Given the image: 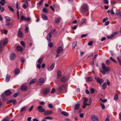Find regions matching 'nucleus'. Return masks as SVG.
I'll list each match as a JSON object with an SVG mask.
<instances>
[{
	"label": "nucleus",
	"mask_w": 121,
	"mask_h": 121,
	"mask_svg": "<svg viewBox=\"0 0 121 121\" xmlns=\"http://www.w3.org/2000/svg\"><path fill=\"white\" fill-rule=\"evenodd\" d=\"M8 8L12 12H13L14 11V9L11 7V6H9L8 7Z\"/></svg>",
	"instance_id": "nucleus-40"
},
{
	"label": "nucleus",
	"mask_w": 121,
	"mask_h": 121,
	"mask_svg": "<svg viewBox=\"0 0 121 121\" xmlns=\"http://www.w3.org/2000/svg\"><path fill=\"white\" fill-rule=\"evenodd\" d=\"M16 57V55L14 53L11 54L10 56V59L11 60H13Z\"/></svg>",
	"instance_id": "nucleus-14"
},
{
	"label": "nucleus",
	"mask_w": 121,
	"mask_h": 121,
	"mask_svg": "<svg viewBox=\"0 0 121 121\" xmlns=\"http://www.w3.org/2000/svg\"><path fill=\"white\" fill-rule=\"evenodd\" d=\"M55 91L56 90L55 89V88H53L51 91V93L52 94H53L55 93Z\"/></svg>",
	"instance_id": "nucleus-50"
},
{
	"label": "nucleus",
	"mask_w": 121,
	"mask_h": 121,
	"mask_svg": "<svg viewBox=\"0 0 121 121\" xmlns=\"http://www.w3.org/2000/svg\"><path fill=\"white\" fill-rule=\"evenodd\" d=\"M50 88L49 87L46 88L43 92V94L46 95L48 94L50 92Z\"/></svg>",
	"instance_id": "nucleus-7"
},
{
	"label": "nucleus",
	"mask_w": 121,
	"mask_h": 121,
	"mask_svg": "<svg viewBox=\"0 0 121 121\" xmlns=\"http://www.w3.org/2000/svg\"><path fill=\"white\" fill-rule=\"evenodd\" d=\"M11 100V103L13 105L17 103V101L15 100L12 99Z\"/></svg>",
	"instance_id": "nucleus-36"
},
{
	"label": "nucleus",
	"mask_w": 121,
	"mask_h": 121,
	"mask_svg": "<svg viewBox=\"0 0 121 121\" xmlns=\"http://www.w3.org/2000/svg\"><path fill=\"white\" fill-rule=\"evenodd\" d=\"M95 78L97 82L100 84H101L104 81V80L102 79L96 77L95 76Z\"/></svg>",
	"instance_id": "nucleus-6"
},
{
	"label": "nucleus",
	"mask_w": 121,
	"mask_h": 121,
	"mask_svg": "<svg viewBox=\"0 0 121 121\" xmlns=\"http://www.w3.org/2000/svg\"><path fill=\"white\" fill-rule=\"evenodd\" d=\"M107 83L106 82H104L103 85L102 86V88L103 89H105L107 87Z\"/></svg>",
	"instance_id": "nucleus-32"
},
{
	"label": "nucleus",
	"mask_w": 121,
	"mask_h": 121,
	"mask_svg": "<svg viewBox=\"0 0 121 121\" xmlns=\"http://www.w3.org/2000/svg\"><path fill=\"white\" fill-rule=\"evenodd\" d=\"M27 21H29L30 20L31 18L29 17H28L27 18H26L25 20Z\"/></svg>",
	"instance_id": "nucleus-62"
},
{
	"label": "nucleus",
	"mask_w": 121,
	"mask_h": 121,
	"mask_svg": "<svg viewBox=\"0 0 121 121\" xmlns=\"http://www.w3.org/2000/svg\"><path fill=\"white\" fill-rule=\"evenodd\" d=\"M8 39L6 38L4 40V43L3 44V46H5V45H6L8 43Z\"/></svg>",
	"instance_id": "nucleus-28"
},
{
	"label": "nucleus",
	"mask_w": 121,
	"mask_h": 121,
	"mask_svg": "<svg viewBox=\"0 0 121 121\" xmlns=\"http://www.w3.org/2000/svg\"><path fill=\"white\" fill-rule=\"evenodd\" d=\"M80 106V105L79 104H77L75 105V110H77L79 108Z\"/></svg>",
	"instance_id": "nucleus-39"
},
{
	"label": "nucleus",
	"mask_w": 121,
	"mask_h": 121,
	"mask_svg": "<svg viewBox=\"0 0 121 121\" xmlns=\"http://www.w3.org/2000/svg\"><path fill=\"white\" fill-rule=\"evenodd\" d=\"M45 119L47 120H52L53 119L52 118L49 116L46 117H45Z\"/></svg>",
	"instance_id": "nucleus-42"
},
{
	"label": "nucleus",
	"mask_w": 121,
	"mask_h": 121,
	"mask_svg": "<svg viewBox=\"0 0 121 121\" xmlns=\"http://www.w3.org/2000/svg\"><path fill=\"white\" fill-rule=\"evenodd\" d=\"M88 9L87 5H84L82 6V12L83 13L87 11Z\"/></svg>",
	"instance_id": "nucleus-3"
},
{
	"label": "nucleus",
	"mask_w": 121,
	"mask_h": 121,
	"mask_svg": "<svg viewBox=\"0 0 121 121\" xmlns=\"http://www.w3.org/2000/svg\"><path fill=\"white\" fill-rule=\"evenodd\" d=\"M19 95V93H15L13 95V96L16 97H17Z\"/></svg>",
	"instance_id": "nucleus-56"
},
{
	"label": "nucleus",
	"mask_w": 121,
	"mask_h": 121,
	"mask_svg": "<svg viewBox=\"0 0 121 121\" xmlns=\"http://www.w3.org/2000/svg\"><path fill=\"white\" fill-rule=\"evenodd\" d=\"M28 2L26 0H25V1L22 5V7L24 9H26L28 7Z\"/></svg>",
	"instance_id": "nucleus-12"
},
{
	"label": "nucleus",
	"mask_w": 121,
	"mask_h": 121,
	"mask_svg": "<svg viewBox=\"0 0 121 121\" xmlns=\"http://www.w3.org/2000/svg\"><path fill=\"white\" fill-rule=\"evenodd\" d=\"M37 81V79L36 78H34L31 80L30 82V84L35 83Z\"/></svg>",
	"instance_id": "nucleus-25"
},
{
	"label": "nucleus",
	"mask_w": 121,
	"mask_h": 121,
	"mask_svg": "<svg viewBox=\"0 0 121 121\" xmlns=\"http://www.w3.org/2000/svg\"><path fill=\"white\" fill-rule=\"evenodd\" d=\"M117 14L119 15L120 17H121V11H117L116 13Z\"/></svg>",
	"instance_id": "nucleus-43"
},
{
	"label": "nucleus",
	"mask_w": 121,
	"mask_h": 121,
	"mask_svg": "<svg viewBox=\"0 0 121 121\" xmlns=\"http://www.w3.org/2000/svg\"><path fill=\"white\" fill-rule=\"evenodd\" d=\"M20 70L19 69H17L15 70V75H18L19 73Z\"/></svg>",
	"instance_id": "nucleus-22"
},
{
	"label": "nucleus",
	"mask_w": 121,
	"mask_h": 121,
	"mask_svg": "<svg viewBox=\"0 0 121 121\" xmlns=\"http://www.w3.org/2000/svg\"><path fill=\"white\" fill-rule=\"evenodd\" d=\"M63 49V48L62 46H59L56 50L57 53L59 54L61 53Z\"/></svg>",
	"instance_id": "nucleus-11"
},
{
	"label": "nucleus",
	"mask_w": 121,
	"mask_h": 121,
	"mask_svg": "<svg viewBox=\"0 0 121 121\" xmlns=\"http://www.w3.org/2000/svg\"><path fill=\"white\" fill-rule=\"evenodd\" d=\"M55 66V64L54 63L50 67H48V70L49 71L52 70L53 69Z\"/></svg>",
	"instance_id": "nucleus-15"
},
{
	"label": "nucleus",
	"mask_w": 121,
	"mask_h": 121,
	"mask_svg": "<svg viewBox=\"0 0 121 121\" xmlns=\"http://www.w3.org/2000/svg\"><path fill=\"white\" fill-rule=\"evenodd\" d=\"M26 18L23 15H22L21 16V20H25Z\"/></svg>",
	"instance_id": "nucleus-55"
},
{
	"label": "nucleus",
	"mask_w": 121,
	"mask_h": 121,
	"mask_svg": "<svg viewBox=\"0 0 121 121\" xmlns=\"http://www.w3.org/2000/svg\"><path fill=\"white\" fill-rule=\"evenodd\" d=\"M106 64L108 65H109L111 63L110 61L109 60H107L106 61Z\"/></svg>",
	"instance_id": "nucleus-46"
},
{
	"label": "nucleus",
	"mask_w": 121,
	"mask_h": 121,
	"mask_svg": "<svg viewBox=\"0 0 121 121\" xmlns=\"http://www.w3.org/2000/svg\"><path fill=\"white\" fill-rule=\"evenodd\" d=\"M100 105L102 108L103 109H104L105 107L103 103H101L100 104Z\"/></svg>",
	"instance_id": "nucleus-47"
},
{
	"label": "nucleus",
	"mask_w": 121,
	"mask_h": 121,
	"mask_svg": "<svg viewBox=\"0 0 121 121\" xmlns=\"http://www.w3.org/2000/svg\"><path fill=\"white\" fill-rule=\"evenodd\" d=\"M43 12L45 13H46L47 12V9L45 8H43L42 9Z\"/></svg>",
	"instance_id": "nucleus-49"
},
{
	"label": "nucleus",
	"mask_w": 121,
	"mask_h": 121,
	"mask_svg": "<svg viewBox=\"0 0 121 121\" xmlns=\"http://www.w3.org/2000/svg\"><path fill=\"white\" fill-rule=\"evenodd\" d=\"M21 62L22 63H23L25 61L23 57H22L21 58Z\"/></svg>",
	"instance_id": "nucleus-58"
},
{
	"label": "nucleus",
	"mask_w": 121,
	"mask_h": 121,
	"mask_svg": "<svg viewBox=\"0 0 121 121\" xmlns=\"http://www.w3.org/2000/svg\"><path fill=\"white\" fill-rule=\"evenodd\" d=\"M117 58L118 60V62L119 63L120 65L121 66V60L120 59L119 57H117Z\"/></svg>",
	"instance_id": "nucleus-48"
},
{
	"label": "nucleus",
	"mask_w": 121,
	"mask_h": 121,
	"mask_svg": "<svg viewBox=\"0 0 121 121\" xmlns=\"http://www.w3.org/2000/svg\"><path fill=\"white\" fill-rule=\"evenodd\" d=\"M42 17L43 19V20H47L48 18L44 14H42Z\"/></svg>",
	"instance_id": "nucleus-26"
},
{
	"label": "nucleus",
	"mask_w": 121,
	"mask_h": 121,
	"mask_svg": "<svg viewBox=\"0 0 121 121\" xmlns=\"http://www.w3.org/2000/svg\"><path fill=\"white\" fill-rule=\"evenodd\" d=\"M92 100L91 98H89L88 100V102L89 103V104H90V105L91 104L92 102Z\"/></svg>",
	"instance_id": "nucleus-61"
},
{
	"label": "nucleus",
	"mask_w": 121,
	"mask_h": 121,
	"mask_svg": "<svg viewBox=\"0 0 121 121\" xmlns=\"http://www.w3.org/2000/svg\"><path fill=\"white\" fill-rule=\"evenodd\" d=\"M52 36L51 33H49L48 34L47 37V40L48 41H50Z\"/></svg>",
	"instance_id": "nucleus-17"
},
{
	"label": "nucleus",
	"mask_w": 121,
	"mask_h": 121,
	"mask_svg": "<svg viewBox=\"0 0 121 121\" xmlns=\"http://www.w3.org/2000/svg\"><path fill=\"white\" fill-rule=\"evenodd\" d=\"M61 81L62 82H65L67 81V79L65 77H62L60 79Z\"/></svg>",
	"instance_id": "nucleus-33"
},
{
	"label": "nucleus",
	"mask_w": 121,
	"mask_h": 121,
	"mask_svg": "<svg viewBox=\"0 0 121 121\" xmlns=\"http://www.w3.org/2000/svg\"><path fill=\"white\" fill-rule=\"evenodd\" d=\"M44 79L43 78L39 79L38 81V83L39 85L41 86L44 82Z\"/></svg>",
	"instance_id": "nucleus-8"
},
{
	"label": "nucleus",
	"mask_w": 121,
	"mask_h": 121,
	"mask_svg": "<svg viewBox=\"0 0 121 121\" xmlns=\"http://www.w3.org/2000/svg\"><path fill=\"white\" fill-rule=\"evenodd\" d=\"M118 94H115L114 96V99L116 101L118 99Z\"/></svg>",
	"instance_id": "nucleus-37"
},
{
	"label": "nucleus",
	"mask_w": 121,
	"mask_h": 121,
	"mask_svg": "<svg viewBox=\"0 0 121 121\" xmlns=\"http://www.w3.org/2000/svg\"><path fill=\"white\" fill-rule=\"evenodd\" d=\"M91 119L92 121H99V120L97 116L94 115L91 116Z\"/></svg>",
	"instance_id": "nucleus-5"
},
{
	"label": "nucleus",
	"mask_w": 121,
	"mask_h": 121,
	"mask_svg": "<svg viewBox=\"0 0 121 121\" xmlns=\"http://www.w3.org/2000/svg\"><path fill=\"white\" fill-rule=\"evenodd\" d=\"M61 20V19L60 17H58L56 18L55 20L56 22L57 23H59Z\"/></svg>",
	"instance_id": "nucleus-31"
},
{
	"label": "nucleus",
	"mask_w": 121,
	"mask_h": 121,
	"mask_svg": "<svg viewBox=\"0 0 121 121\" xmlns=\"http://www.w3.org/2000/svg\"><path fill=\"white\" fill-rule=\"evenodd\" d=\"M12 25V23L10 22L7 23L5 24V25L6 26H9Z\"/></svg>",
	"instance_id": "nucleus-51"
},
{
	"label": "nucleus",
	"mask_w": 121,
	"mask_h": 121,
	"mask_svg": "<svg viewBox=\"0 0 121 121\" xmlns=\"http://www.w3.org/2000/svg\"><path fill=\"white\" fill-rule=\"evenodd\" d=\"M88 100V99H85L83 102V105L82 106V107L84 108H85L86 105H89L90 104L87 103Z\"/></svg>",
	"instance_id": "nucleus-4"
},
{
	"label": "nucleus",
	"mask_w": 121,
	"mask_h": 121,
	"mask_svg": "<svg viewBox=\"0 0 121 121\" xmlns=\"http://www.w3.org/2000/svg\"><path fill=\"white\" fill-rule=\"evenodd\" d=\"M48 106L49 108H52L53 107L52 104H49L48 105Z\"/></svg>",
	"instance_id": "nucleus-59"
},
{
	"label": "nucleus",
	"mask_w": 121,
	"mask_h": 121,
	"mask_svg": "<svg viewBox=\"0 0 121 121\" xmlns=\"http://www.w3.org/2000/svg\"><path fill=\"white\" fill-rule=\"evenodd\" d=\"M118 33L117 32H113L111 35L109 36H107V38L108 39H110L116 35Z\"/></svg>",
	"instance_id": "nucleus-13"
},
{
	"label": "nucleus",
	"mask_w": 121,
	"mask_h": 121,
	"mask_svg": "<svg viewBox=\"0 0 121 121\" xmlns=\"http://www.w3.org/2000/svg\"><path fill=\"white\" fill-rule=\"evenodd\" d=\"M85 20H82L81 21L80 23L81 25L83 23H85Z\"/></svg>",
	"instance_id": "nucleus-60"
},
{
	"label": "nucleus",
	"mask_w": 121,
	"mask_h": 121,
	"mask_svg": "<svg viewBox=\"0 0 121 121\" xmlns=\"http://www.w3.org/2000/svg\"><path fill=\"white\" fill-rule=\"evenodd\" d=\"M110 12L112 15H114V13L113 11V9H112L110 10H109L107 11V13H108Z\"/></svg>",
	"instance_id": "nucleus-24"
},
{
	"label": "nucleus",
	"mask_w": 121,
	"mask_h": 121,
	"mask_svg": "<svg viewBox=\"0 0 121 121\" xmlns=\"http://www.w3.org/2000/svg\"><path fill=\"white\" fill-rule=\"evenodd\" d=\"M86 81L87 82H90L92 80V78H91L88 77L86 79Z\"/></svg>",
	"instance_id": "nucleus-29"
},
{
	"label": "nucleus",
	"mask_w": 121,
	"mask_h": 121,
	"mask_svg": "<svg viewBox=\"0 0 121 121\" xmlns=\"http://www.w3.org/2000/svg\"><path fill=\"white\" fill-rule=\"evenodd\" d=\"M10 78V76L8 74H7L6 78V81L7 82H8L9 81Z\"/></svg>",
	"instance_id": "nucleus-19"
},
{
	"label": "nucleus",
	"mask_w": 121,
	"mask_h": 121,
	"mask_svg": "<svg viewBox=\"0 0 121 121\" xmlns=\"http://www.w3.org/2000/svg\"><path fill=\"white\" fill-rule=\"evenodd\" d=\"M48 46L50 48H52L53 47V44L52 43H50L48 44Z\"/></svg>",
	"instance_id": "nucleus-54"
},
{
	"label": "nucleus",
	"mask_w": 121,
	"mask_h": 121,
	"mask_svg": "<svg viewBox=\"0 0 121 121\" xmlns=\"http://www.w3.org/2000/svg\"><path fill=\"white\" fill-rule=\"evenodd\" d=\"M57 74V76L56 77V78L57 79H58L61 76L62 74L61 72L60 71H59L58 72Z\"/></svg>",
	"instance_id": "nucleus-23"
},
{
	"label": "nucleus",
	"mask_w": 121,
	"mask_h": 121,
	"mask_svg": "<svg viewBox=\"0 0 121 121\" xmlns=\"http://www.w3.org/2000/svg\"><path fill=\"white\" fill-rule=\"evenodd\" d=\"M108 18L107 17H106L104 18L103 20V22H105L107 20Z\"/></svg>",
	"instance_id": "nucleus-63"
},
{
	"label": "nucleus",
	"mask_w": 121,
	"mask_h": 121,
	"mask_svg": "<svg viewBox=\"0 0 121 121\" xmlns=\"http://www.w3.org/2000/svg\"><path fill=\"white\" fill-rule=\"evenodd\" d=\"M90 91L91 94H93L95 92V90L93 88H91L90 89Z\"/></svg>",
	"instance_id": "nucleus-45"
},
{
	"label": "nucleus",
	"mask_w": 121,
	"mask_h": 121,
	"mask_svg": "<svg viewBox=\"0 0 121 121\" xmlns=\"http://www.w3.org/2000/svg\"><path fill=\"white\" fill-rule=\"evenodd\" d=\"M17 49L19 51H21L22 50V48L20 46H18L17 47Z\"/></svg>",
	"instance_id": "nucleus-27"
},
{
	"label": "nucleus",
	"mask_w": 121,
	"mask_h": 121,
	"mask_svg": "<svg viewBox=\"0 0 121 121\" xmlns=\"http://www.w3.org/2000/svg\"><path fill=\"white\" fill-rule=\"evenodd\" d=\"M11 92L9 90H8L5 91V95L7 96L10 95L11 94Z\"/></svg>",
	"instance_id": "nucleus-18"
},
{
	"label": "nucleus",
	"mask_w": 121,
	"mask_h": 121,
	"mask_svg": "<svg viewBox=\"0 0 121 121\" xmlns=\"http://www.w3.org/2000/svg\"><path fill=\"white\" fill-rule=\"evenodd\" d=\"M66 84H63L58 88V90L59 92H61L63 91L66 90Z\"/></svg>",
	"instance_id": "nucleus-2"
},
{
	"label": "nucleus",
	"mask_w": 121,
	"mask_h": 121,
	"mask_svg": "<svg viewBox=\"0 0 121 121\" xmlns=\"http://www.w3.org/2000/svg\"><path fill=\"white\" fill-rule=\"evenodd\" d=\"M17 36L18 37H22L23 35L21 31H18L17 34Z\"/></svg>",
	"instance_id": "nucleus-21"
},
{
	"label": "nucleus",
	"mask_w": 121,
	"mask_h": 121,
	"mask_svg": "<svg viewBox=\"0 0 121 121\" xmlns=\"http://www.w3.org/2000/svg\"><path fill=\"white\" fill-rule=\"evenodd\" d=\"M37 109L39 112H43L45 111L44 109L42 108V107L41 106H39L38 107Z\"/></svg>",
	"instance_id": "nucleus-9"
},
{
	"label": "nucleus",
	"mask_w": 121,
	"mask_h": 121,
	"mask_svg": "<svg viewBox=\"0 0 121 121\" xmlns=\"http://www.w3.org/2000/svg\"><path fill=\"white\" fill-rule=\"evenodd\" d=\"M102 65L103 71L100 70V72L103 75L105 74L106 73H108L110 71V68L108 67H106L105 64L104 63L102 64Z\"/></svg>",
	"instance_id": "nucleus-1"
},
{
	"label": "nucleus",
	"mask_w": 121,
	"mask_h": 121,
	"mask_svg": "<svg viewBox=\"0 0 121 121\" xmlns=\"http://www.w3.org/2000/svg\"><path fill=\"white\" fill-rule=\"evenodd\" d=\"M3 43V42L2 41H0V52L2 49Z\"/></svg>",
	"instance_id": "nucleus-41"
},
{
	"label": "nucleus",
	"mask_w": 121,
	"mask_h": 121,
	"mask_svg": "<svg viewBox=\"0 0 121 121\" xmlns=\"http://www.w3.org/2000/svg\"><path fill=\"white\" fill-rule=\"evenodd\" d=\"M77 44V41H75L72 44V49H74L75 48V47L76 46Z\"/></svg>",
	"instance_id": "nucleus-20"
},
{
	"label": "nucleus",
	"mask_w": 121,
	"mask_h": 121,
	"mask_svg": "<svg viewBox=\"0 0 121 121\" xmlns=\"http://www.w3.org/2000/svg\"><path fill=\"white\" fill-rule=\"evenodd\" d=\"M112 61L115 62L117 63V61H116V60H114L112 57H111L109 58Z\"/></svg>",
	"instance_id": "nucleus-44"
},
{
	"label": "nucleus",
	"mask_w": 121,
	"mask_h": 121,
	"mask_svg": "<svg viewBox=\"0 0 121 121\" xmlns=\"http://www.w3.org/2000/svg\"><path fill=\"white\" fill-rule=\"evenodd\" d=\"M43 58L42 57H41L38 60V62L39 64H41L43 61Z\"/></svg>",
	"instance_id": "nucleus-34"
},
{
	"label": "nucleus",
	"mask_w": 121,
	"mask_h": 121,
	"mask_svg": "<svg viewBox=\"0 0 121 121\" xmlns=\"http://www.w3.org/2000/svg\"><path fill=\"white\" fill-rule=\"evenodd\" d=\"M33 106H32L30 107L29 108V109L28 110V111L29 112L31 111L33 109Z\"/></svg>",
	"instance_id": "nucleus-52"
},
{
	"label": "nucleus",
	"mask_w": 121,
	"mask_h": 121,
	"mask_svg": "<svg viewBox=\"0 0 121 121\" xmlns=\"http://www.w3.org/2000/svg\"><path fill=\"white\" fill-rule=\"evenodd\" d=\"M104 3L106 4H108V1L107 0H104Z\"/></svg>",
	"instance_id": "nucleus-64"
},
{
	"label": "nucleus",
	"mask_w": 121,
	"mask_h": 121,
	"mask_svg": "<svg viewBox=\"0 0 121 121\" xmlns=\"http://www.w3.org/2000/svg\"><path fill=\"white\" fill-rule=\"evenodd\" d=\"M61 114L65 116H68V113L65 112L63 111L61 112Z\"/></svg>",
	"instance_id": "nucleus-30"
},
{
	"label": "nucleus",
	"mask_w": 121,
	"mask_h": 121,
	"mask_svg": "<svg viewBox=\"0 0 121 121\" xmlns=\"http://www.w3.org/2000/svg\"><path fill=\"white\" fill-rule=\"evenodd\" d=\"M26 107H24L21 108L20 112H22L24 111H26Z\"/></svg>",
	"instance_id": "nucleus-35"
},
{
	"label": "nucleus",
	"mask_w": 121,
	"mask_h": 121,
	"mask_svg": "<svg viewBox=\"0 0 121 121\" xmlns=\"http://www.w3.org/2000/svg\"><path fill=\"white\" fill-rule=\"evenodd\" d=\"M5 21H9L10 20V18L8 16L5 17Z\"/></svg>",
	"instance_id": "nucleus-38"
},
{
	"label": "nucleus",
	"mask_w": 121,
	"mask_h": 121,
	"mask_svg": "<svg viewBox=\"0 0 121 121\" xmlns=\"http://www.w3.org/2000/svg\"><path fill=\"white\" fill-rule=\"evenodd\" d=\"M44 114L46 116H48L51 114L52 113V111H44Z\"/></svg>",
	"instance_id": "nucleus-10"
},
{
	"label": "nucleus",
	"mask_w": 121,
	"mask_h": 121,
	"mask_svg": "<svg viewBox=\"0 0 121 121\" xmlns=\"http://www.w3.org/2000/svg\"><path fill=\"white\" fill-rule=\"evenodd\" d=\"M21 89L22 91H26L28 89V87L25 85L22 86L21 87Z\"/></svg>",
	"instance_id": "nucleus-16"
},
{
	"label": "nucleus",
	"mask_w": 121,
	"mask_h": 121,
	"mask_svg": "<svg viewBox=\"0 0 121 121\" xmlns=\"http://www.w3.org/2000/svg\"><path fill=\"white\" fill-rule=\"evenodd\" d=\"M21 44L23 47H25V43L23 41H21Z\"/></svg>",
	"instance_id": "nucleus-53"
},
{
	"label": "nucleus",
	"mask_w": 121,
	"mask_h": 121,
	"mask_svg": "<svg viewBox=\"0 0 121 121\" xmlns=\"http://www.w3.org/2000/svg\"><path fill=\"white\" fill-rule=\"evenodd\" d=\"M9 119L8 118H6L4 119L2 121H9Z\"/></svg>",
	"instance_id": "nucleus-57"
}]
</instances>
